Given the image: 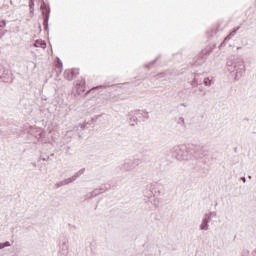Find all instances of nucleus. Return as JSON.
<instances>
[{"label": "nucleus", "instance_id": "f257e3e1", "mask_svg": "<svg viewBox=\"0 0 256 256\" xmlns=\"http://www.w3.org/2000/svg\"><path fill=\"white\" fill-rule=\"evenodd\" d=\"M64 75H65L66 79H68V81H71L73 79V77H75V71L66 70Z\"/></svg>", "mask_w": 256, "mask_h": 256}, {"label": "nucleus", "instance_id": "f03ea898", "mask_svg": "<svg viewBox=\"0 0 256 256\" xmlns=\"http://www.w3.org/2000/svg\"><path fill=\"white\" fill-rule=\"evenodd\" d=\"M34 46L41 47V49H45L47 47V44L43 40H36Z\"/></svg>", "mask_w": 256, "mask_h": 256}, {"label": "nucleus", "instance_id": "7ed1b4c3", "mask_svg": "<svg viewBox=\"0 0 256 256\" xmlns=\"http://www.w3.org/2000/svg\"><path fill=\"white\" fill-rule=\"evenodd\" d=\"M2 245H5V247H10L11 246V244L9 242L2 243Z\"/></svg>", "mask_w": 256, "mask_h": 256}, {"label": "nucleus", "instance_id": "20e7f679", "mask_svg": "<svg viewBox=\"0 0 256 256\" xmlns=\"http://www.w3.org/2000/svg\"><path fill=\"white\" fill-rule=\"evenodd\" d=\"M4 247H5V244L0 243V249H4Z\"/></svg>", "mask_w": 256, "mask_h": 256}, {"label": "nucleus", "instance_id": "39448f33", "mask_svg": "<svg viewBox=\"0 0 256 256\" xmlns=\"http://www.w3.org/2000/svg\"><path fill=\"white\" fill-rule=\"evenodd\" d=\"M201 228H202V229H205V226H204V225H202V226H201Z\"/></svg>", "mask_w": 256, "mask_h": 256}]
</instances>
